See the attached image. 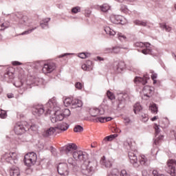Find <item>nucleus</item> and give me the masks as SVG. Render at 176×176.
Here are the masks:
<instances>
[{
    "label": "nucleus",
    "mask_w": 176,
    "mask_h": 176,
    "mask_svg": "<svg viewBox=\"0 0 176 176\" xmlns=\"http://www.w3.org/2000/svg\"><path fill=\"white\" fill-rule=\"evenodd\" d=\"M66 155H72L77 162H83L81 165V171L84 175L91 176L97 170V161H88L89 154L82 151H76L78 146L74 143H69L63 148Z\"/></svg>",
    "instance_id": "nucleus-1"
},
{
    "label": "nucleus",
    "mask_w": 176,
    "mask_h": 176,
    "mask_svg": "<svg viewBox=\"0 0 176 176\" xmlns=\"http://www.w3.org/2000/svg\"><path fill=\"white\" fill-rule=\"evenodd\" d=\"M46 105L48 109L45 113V115H50L52 112H54V115L51 117V122L52 123L60 122L61 120H64L65 116H63V113L60 111V106H58V104H57V100H56V98H53L50 99Z\"/></svg>",
    "instance_id": "nucleus-2"
},
{
    "label": "nucleus",
    "mask_w": 176,
    "mask_h": 176,
    "mask_svg": "<svg viewBox=\"0 0 176 176\" xmlns=\"http://www.w3.org/2000/svg\"><path fill=\"white\" fill-rule=\"evenodd\" d=\"M124 146L128 151V155L131 164L135 168L140 167V164L138 163V158L137 157V148L135 146L133 145L131 141L126 140L124 142Z\"/></svg>",
    "instance_id": "nucleus-3"
},
{
    "label": "nucleus",
    "mask_w": 176,
    "mask_h": 176,
    "mask_svg": "<svg viewBox=\"0 0 176 176\" xmlns=\"http://www.w3.org/2000/svg\"><path fill=\"white\" fill-rule=\"evenodd\" d=\"M14 132L17 135L24 134L25 131L30 130V124L27 122H17L14 126Z\"/></svg>",
    "instance_id": "nucleus-4"
},
{
    "label": "nucleus",
    "mask_w": 176,
    "mask_h": 176,
    "mask_svg": "<svg viewBox=\"0 0 176 176\" xmlns=\"http://www.w3.org/2000/svg\"><path fill=\"white\" fill-rule=\"evenodd\" d=\"M1 160L3 162L10 163V164H16V163L19 162V160L17 159V153L10 152H8L3 154L1 156Z\"/></svg>",
    "instance_id": "nucleus-5"
},
{
    "label": "nucleus",
    "mask_w": 176,
    "mask_h": 176,
    "mask_svg": "<svg viewBox=\"0 0 176 176\" xmlns=\"http://www.w3.org/2000/svg\"><path fill=\"white\" fill-rule=\"evenodd\" d=\"M64 104L66 107L72 106V108H80L83 106V103L82 102V100L78 99H74L71 98H66L64 101Z\"/></svg>",
    "instance_id": "nucleus-6"
},
{
    "label": "nucleus",
    "mask_w": 176,
    "mask_h": 176,
    "mask_svg": "<svg viewBox=\"0 0 176 176\" xmlns=\"http://www.w3.org/2000/svg\"><path fill=\"white\" fill-rule=\"evenodd\" d=\"M36 159H38L36 153L34 152L28 153L25 155L23 162L25 166L31 167V166H34L36 163Z\"/></svg>",
    "instance_id": "nucleus-7"
},
{
    "label": "nucleus",
    "mask_w": 176,
    "mask_h": 176,
    "mask_svg": "<svg viewBox=\"0 0 176 176\" xmlns=\"http://www.w3.org/2000/svg\"><path fill=\"white\" fill-rule=\"evenodd\" d=\"M70 169L67 163H59L57 166L58 173L60 175L68 176Z\"/></svg>",
    "instance_id": "nucleus-8"
},
{
    "label": "nucleus",
    "mask_w": 176,
    "mask_h": 176,
    "mask_svg": "<svg viewBox=\"0 0 176 176\" xmlns=\"http://www.w3.org/2000/svg\"><path fill=\"white\" fill-rule=\"evenodd\" d=\"M45 113V108L42 104H36L32 108V114L36 116V118H40Z\"/></svg>",
    "instance_id": "nucleus-9"
},
{
    "label": "nucleus",
    "mask_w": 176,
    "mask_h": 176,
    "mask_svg": "<svg viewBox=\"0 0 176 176\" xmlns=\"http://www.w3.org/2000/svg\"><path fill=\"white\" fill-rule=\"evenodd\" d=\"M148 80H149V75L144 74L143 77L136 76L134 79V83L138 86H144L148 83Z\"/></svg>",
    "instance_id": "nucleus-10"
},
{
    "label": "nucleus",
    "mask_w": 176,
    "mask_h": 176,
    "mask_svg": "<svg viewBox=\"0 0 176 176\" xmlns=\"http://www.w3.org/2000/svg\"><path fill=\"white\" fill-rule=\"evenodd\" d=\"M16 17L19 19V25H27L30 27L31 25V21L28 19L27 16H23V14H16Z\"/></svg>",
    "instance_id": "nucleus-11"
},
{
    "label": "nucleus",
    "mask_w": 176,
    "mask_h": 176,
    "mask_svg": "<svg viewBox=\"0 0 176 176\" xmlns=\"http://www.w3.org/2000/svg\"><path fill=\"white\" fill-rule=\"evenodd\" d=\"M56 69V64L54 63H45L42 71L43 74H52Z\"/></svg>",
    "instance_id": "nucleus-12"
},
{
    "label": "nucleus",
    "mask_w": 176,
    "mask_h": 176,
    "mask_svg": "<svg viewBox=\"0 0 176 176\" xmlns=\"http://www.w3.org/2000/svg\"><path fill=\"white\" fill-rule=\"evenodd\" d=\"M126 68V64L123 61L115 62L113 63V69L117 74H120Z\"/></svg>",
    "instance_id": "nucleus-13"
},
{
    "label": "nucleus",
    "mask_w": 176,
    "mask_h": 176,
    "mask_svg": "<svg viewBox=\"0 0 176 176\" xmlns=\"http://www.w3.org/2000/svg\"><path fill=\"white\" fill-rule=\"evenodd\" d=\"M175 166H176L175 160H169L168 161V167L169 168L168 173L171 176L176 175Z\"/></svg>",
    "instance_id": "nucleus-14"
},
{
    "label": "nucleus",
    "mask_w": 176,
    "mask_h": 176,
    "mask_svg": "<svg viewBox=\"0 0 176 176\" xmlns=\"http://www.w3.org/2000/svg\"><path fill=\"white\" fill-rule=\"evenodd\" d=\"M143 98L144 100H148L150 97H152V94H153V87L149 86H145L143 87Z\"/></svg>",
    "instance_id": "nucleus-15"
},
{
    "label": "nucleus",
    "mask_w": 176,
    "mask_h": 176,
    "mask_svg": "<svg viewBox=\"0 0 176 176\" xmlns=\"http://www.w3.org/2000/svg\"><path fill=\"white\" fill-rule=\"evenodd\" d=\"M89 113L93 118H98V115H104L105 113V110L102 108H93L89 110Z\"/></svg>",
    "instance_id": "nucleus-16"
},
{
    "label": "nucleus",
    "mask_w": 176,
    "mask_h": 176,
    "mask_svg": "<svg viewBox=\"0 0 176 176\" xmlns=\"http://www.w3.org/2000/svg\"><path fill=\"white\" fill-rule=\"evenodd\" d=\"M123 18L119 15H111L110 16V21L113 24H120L122 21Z\"/></svg>",
    "instance_id": "nucleus-17"
},
{
    "label": "nucleus",
    "mask_w": 176,
    "mask_h": 176,
    "mask_svg": "<svg viewBox=\"0 0 176 176\" xmlns=\"http://www.w3.org/2000/svg\"><path fill=\"white\" fill-rule=\"evenodd\" d=\"M100 163L101 166H102L103 167H106L107 168H109V167L112 166V163H111V161H109V160H107V158H105V156H103L100 159Z\"/></svg>",
    "instance_id": "nucleus-18"
},
{
    "label": "nucleus",
    "mask_w": 176,
    "mask_h": 176,
    "mask_svg": "<svg viewBox=\"0 0 176 176\" xmlns=\"http://www.w3.org/2000/svg\"><path fill=\"white\" fill-rule=\"evenodd\" d=\"M10 176H20V169L17 166H12L10 169Z\"/></svg>",
    "instance_id": "nucleus-19"
},
{
    "label": "nucleus",
    "mask_w": 176,
    "mask_h": 176,
    "mask_svg": "<svg viewBox=\"0 0 176 176\" xmlns=\"http://www.w3.org/2000/svg\"><path fill=\"white\" fill-rule=\"evenodd\" d=\"M56 130H60V131H66V130H68L69 129V125L65 122H62L60 124H58L57 126L55 127Z\"/></svg>",
    "instance_id": "nucleus-20"
},
{
    "label": "nucleus",
    "mask_w": 176,
    "mask_h": 176,
    "mask_svg": "<svg viewBox=\"0 0 176 176\" xmlns=\"http://www.w3.org/2000/svg\"><path fill=\"white\" fill-rule=\"evenodd\" d=\"M49 21H50V18H45L41 21L40 26L43 30L49 28Z\"/></svg>",
    "instance_id": "nucleus-21"
},
{
    "label": "nucleus",
    "mask_w": 176,
    "mask_h": 176,
    "mask_svg": "<svg viewBox=\"0 0 176 176\" xmlns=\"http://www.w3.org/2000/svg\"><path fill=\"white\" fill-rule=\"evenodd\" d=\"M112 120V118L111 117H96V118L94 119V122H100V123H105V122H111Z\"/></svg>",
    "instance_id": "nucleus-22"
},
{
    "label": "nucleus",
    "mask_w": 176,
    "mask_h": 176,
    "mask_svg": "<svg viewBox=\"0 0 176 176\" xmlns=\"http://www.w3.org/2000/svg\"><path fill=\"white\" fill-rule=\"evenodd\" d=\"M56 131L57 129H56V127H50L44 133V137H50V135H53Z\"/></svg>",
    "instance_id": "nucleus-23"
},
{
    "label": "nucleus",
    "mask_w": 176,
    "mask_h": 176,
    "mask_svg": "<svg viewBox=\"0 0 176 176\" xmlns=\"http://www.w3.org/2000/svg\"><path fill=\"white\" fill-rule=\"evenodd\" d=\"M56 131L57 129H56V127H50L44 133V137H50V135H53Z\"/></svg>",
    "instance_id": "nucleus-24"
},
{
    "label": "nucleus",
    "mask_w": 176,
    "mask_h": 176,
    "mask_svg": "<svg viewBox=\"0 0 176 176\" xmlns=\"http://www.w3.org/2000/svg\"><path fill=\"white\" fill-rule=\"evenodd\" d=\"M104 30L106 34L110 36H115V35H116V32L108 26L104 27Z\"/></svg>",
    "instance_id": "nucleus-25"
},
{
    "label": "nucleus",
    "mask_w": 176,
    "mask_h": 176,
    "mask_svg": "<svg viewBox=\"0 0 176 176\" xmlns=\"http://www.w3.org/2000/svg\"><path fill=\"white\" fill-rule=\"evenodd\" d=\"M149 47H146V49H143L142 50V53H143V54H151V56H157V54L153 52V51H152V50L148 48Z\"/></svg>",
    "instance_id": "nucleus-26"
},
{
    "label": "nucleus",
    "mask_w": 176,
    "mask_h": 176,
    "mask_svg": "<svg viewBox=\"0 0 176 176\" xmlns=\"http://www.w3.org/2000/svg\"><path fill=\"white\" fill-rule=\"evenodd\" d=\"M107 50L108 53H115L116 54H118V53L120 52V47H113V48H107Z\"/></svg>",
    "instance_id": "nucleus-27"
},
{
    "label": "nucleus",
    "mask_w": 176,
    "mask_h": 176,
    "mask_svg": "<svg viewBox=\"0 0 176 176\" xmlns=\"http://www.w3.org/2000/svg\"><path fill=\"white\" fill-rule=\"evenodd\" d=\"M136 47H149L151 44L149 43L137 42L135 43Z\"/></svg>",
    "instance_id": "nucleus-28"
},
{
    "label": "nucleus",
    "mask_w": 176,
    "mask_h": 176,
    "mask_svg": "<svg viewBox=\"0 0 176 176\" xmlns=\"http://www.w3.org/2000/svg\"><path fill=\"white\" fill-rule=\"evenodd\" d=\"M147 163H148V158H146V157L144 155H140V164L142 166H146Z\"/></svg>",
    "instance_id": "nucleus-29"
},
{
    "label": "nucleus",
    "mask_w": 176,
    "mask_h": 176,
    "mask_svg": "<svg viewBox=\"0 0 176 176\" xmlns=\"http://www.w3.org/2000/svg\"><path fill=\"white\" fill-rule=\"evenodd\" d=\"M67 162L70 168H74L76 166V162H75V160L72 157L69 158Z\"/></svg>",
    "instance_id": "nucleus-30"
},
{
    "label": "nucleus",
    "mask_w": 176,
    "mask_h": 176,
    "mask_svg": "<svg viewBox=\"0 0 176 176\" xmlns=\"http://www.w3.org/2000/svg\"><path fill=\"white\" fill-rule=\"evenodd\" d=\"M149 110L151 111L152 113H157V106L153 103L149 106Z\"/></svg>",
    "instance_id": "nucleus-31"
},
{
    "label": "nucleus",
    "mask_w": 176,
    "mask_h": 176,
    "mask_svg": "<svg viewBox=\"0 0 176 176\" xmlns=\"http://www.w3.org/2000/svg\"><path fill=\"white\" fill-rule=\"evenodd\" d=\"M100 9L101 10V12H108L110 9L109 5L104 3L102 6H100Z\"/></svg>",
    "instance_id": "nucleus-32"
},
{
    "label": "nucleus",
    "mask_w": 176,
    "mask_h": 176,
    "mask_svg": "<svg viewBox=\"0 0 176 176\" xmlns=\"http://www.w3.org/2000/svg\"><path fill=\"white\" fill-rule=\"evenodd\" d=\"M133 111L135 113H138V112H140V111H142V107H141V104H140V103H136L134 105Z\"/></svg>",
    "instance_id": "nucleus-33"
},
{
    "label": "nucleus",
    "mask_w": 176,
    "mask_h": 176,
    "mask_svg": "<svg viewBox=\"0 0 176 176\" xmlns=\"http://www.w3.org/2000/svg\"><path fill=\"white\" fill-rule=\"evenodd\" d=\"M160 28H162V30H165V31H166V32H170V31H171V27L168 26L167 25H166L164 23H160Z\"/></svg>",
    "instance_id": "nucleus-34"
},
{
    "label": "nucleus",
    "mask_w": 176,
    "mask_h": 176,
    "mask_svg": "<svg viewBox=\"0 0 176 176\" xmlns=\"http://www.w3.org/2000/svg\"><path fill=\"white\" fill-rule=\"evenodd\" d=\"M90 56H91V54L89 52H82L78 54V57H80V58H87L90 57Z\"/></svg>",
    "instance_id": "nucleus-35"
},
{
    "label": "nucleus",
    "mask_w": 176,
    "mask_h": 176,
    "mask_svg": "<svg viewBox=\"0 0 176 176\" xmlns=\"http://www.w3.org/2000/svg\"><path fill=\"white\" fill-rule=\"evenodd\" d=\"M136 25H142V27H146V21L136 20L134 21Z\"/></svg>",
    "instance_id": "nucleus-36"
},
{
    "label": "nucleus",
    "mask_w": 176,
    "mask_h": 176,
    "mask_svg": "<svg viewBox=\"0 0 176 176\" xmlns=\"http://www.w3.org/2000/svg\"><path fill=\"white\" fill-rule=\"evenodd\" d=\"M0 118L1 119H6V118H8V113H6V111L0 109Z\"/></svg>",
    "instance_id": "nucleus-37"
},
{
    "label": "nucleus",
    "mask_w": 176,
    "mask_h": 176,
    "mask_svg": "<svg viewBox=\"0 0 176 176\" xmlns=\"http://www.w3.org/2000/svg\"><path fill=\"white\" fill-rule=\"evenodd\" d=\"M74 131V133H82V131H83V128L80 125H76Z\"/></svg>",
    "instance_id": "nucleus-38"
},
{
    "label": "nucleus",
    "mask_w": 176,
    "mask_h": 176,
    "mask_svg": "<svg viewBox=\"0 0 176 176\" xmlns=\"http://www.w3.org/2000/svg\"><path fill=\"white\" fill-rule=\"evenodd\" d=\"M164 138V135H160L159 137H157V138L155 140L154 144H155V145H159V144H160V141H161L162 140H163Z\"/></svg>",
    "instance_id": "nucleus-39"
},
{
    "label": "nucleus",
    "mask_w": 176,
    "mask_h": 176,
    "mask_svg": "<svg viewBox=\"0 0 176 176\" xmlns=\"http://www.w3.org/2000/svg\"><path fill=\"white\" fill-rule=\"evenodd\" d=\"M4 78H8L9 79H13L14 78V74L12 72H7L4 74Z\"/></svg>",
    "instance_id": "nucleus-40"
},
{
    "label": "nucleus",
    "mask_w": 176,
    "mask_h": 176,
    "mask_svg": "<svg viewBox=\"0 0 176 176\" xmlns=\"http://www.w3.org/2000/svg\"><path fill=\"white\" fill-rule=\"evenodd\" d=\"M120 10L122 12V13H129V8H127V6L122 4Z\"/></svg>",
    "instance_id": "nucleus-41"
},
{
    "label": "nucleus",
    "mask_w": 176,
    "mask_h": 176,
    "mask_svg": "<svg viewBox=\"0 0 176 176\" xmlns=\"http://www.w3.org/2000/svg\"><path fill=\"white\" fill-rule=\"evenodd\" d=\"M36 28H37V27L33 28L32 29H29V30L23 32V33H21V35H28V34H31V32L34 31V30H36Z\"/></svg>",
    "instance_id": "nucleus-42"
},
{
    "label": "nucleus",
    "mask_w": 176,
    "mask_h": 176,
    "mask_svg": "<svg viewBox=\"0 0 176 176\" xmlns=\"http://www.w3.org/2000/svg\"><path fill=\"white\" fill-rule=\"evenodd\" d=\"M107 96L109 100H115V95L110 91H107Z\"/></svg>",
    "instance_id": "nucleus-43"
},
{
    "label": "nucleus",
    "mask_w": 176,
    "mask_h": 176,
    "mask_svg": "<svg viewBox=\"0 0 176 176\" xmlns=\"http://www.w3.org/2000/svg\"><path fill=\"white\" fill-rule=\"evenodd\" d=\"M92 64L93 63L91 60L87 61V71H91L93 69Z\"/></svg>",
    "instance_id": "nucleus-44"
},
{
    "label": "nucleus",
    "mask_w": 176,
    "mask_h": 176,
    "mask_svg": "<svg viewBox=\"0 0 176 176\" xmlns=\"http://www.w3.org/2000/svg\"><path fill=\"white\" fill-rule=\"evenodd\" d=\"M62 113L63 114V116H65V118H67V116H69V115H71V111L68 109H65L64 111L62 112Z\"/></svg>",
    "instance_id": "nucleus-45"
},
{
    "label": "nucleus",
    "mask_w": 176,
    "mask_h": 176,
    "mask_svg": "<svg viewBox=\"0 0 176 176\" xmlns=\"http://www.w3.org/2000/svg\"><path fill=\"white\" fill-rule=\"evenodd\" d=\"M154 129L155 130V137H157V135L160 133V128L158 124H155L154 125Z\"/></svg>",
    "instance_id": "nucleus-46"
},
{
    "label": "nucleus",
    "mask_w": 176,
    "mask_h": 176,
    "mask_svg": "<svg viewBox=\"0 0 176 176\" xmlns=\"http://www.w3.org/2000/svg\"><path fill=\"white\" fill-rule=\"evenodd\" d=\"M113 176H119V170L118 168H113L111 173Z\"/></svg>",
    "instance_id": "nucleus-47"
},
{
    "label": "nucleus",
    "mask_w": 176,
    "mask_h": 176,
    "mask_svg": "<svg viewBox=\"0 0 176 176\" xmlns=\"http://www.w3.org/2000/svg\"><path fill=\"white\" fill-rule=\"evenodd\" d=\"M1 24H2L1 25L3 27V30H6V28H9V26L10 25V22L6 21Z\"/></svg>",
    "instance_id": "nucleus-48"
},
{
    "label": "nucleus",
    "mask_w": 176,
    "mask_h": 176,
    "mask_svg": "<svg viewBox=\"0 0 176 176\" xmlns=\"http://www.w3.org/2000/svg\"><path fill=\"white\" fill-rule=\"evenodd\" d=\"M72 13H79L80 12V7L79 6H76V7H74L72 9Z\"/></svg>",
    "instance_id": "nucleus-49"
},
{
    "label": "nucleus",
    "mask_w": 176,
    "mask_h": 176,
    "mask_svg": "<svg viewBox=\"0 0 176 176\" xmlns=\"http://www.w3.org/2000/svg\"><path fill=\"white\" fill-rule=\"evenodd\" d=\"M32 130V131H36L38 130V125L36 124H32L29 125V130Z\"/></svg>",
    "instance_id": "nucleus-50"
},
{
    "label": "nucleus",
    "mask_w": 176,
    "mask_h": 176,
    "mask_svg": "<svg viewBox=\"0 0 176 176\" xmlns=\"http://www.w3.org/2000/svg\"><path fill=\"white\" fill-rule=\"evenodd\" d=\"M152 75H151V79L153 80V83H156V79L157 78V74H153V71L151 72Z\"/></svg>",
    "instance_id": "nucleus-51"
},
{
    "label": "nucleus",
    "mask_w": 176,
    "mask_h": 176,
    "mask_svg": "<svg viewBox=\"0 0 176 176\" xmlns=\"http://www.w3.org/2000/svg\"><path fill=\"white\" fill-rule=\"evenodd\" d=\"M118 39L120 41H126V36H124L122 33H118Z\"/></svg>",
    "instance_id": "nucleus-52"
},
{
    "label": "nucleus",
    "mask_w": 176,
    "mask_h": 176,
    "mask_svg": "<svg viewBox=\"0 0 176 176\" xmlns=\"http://www.w3.org/2000/svg\"><path fill=\"white\" fill-rule=\"evenodd\" d=\"M75 87L78 90H81V89L83 87V85H82V82H78L75 84Z\"/></svg>",
    "instance_id": "nucleus-53"
},
{
    "label": "nucleus",
    "mask_w": 176,
    "mask_h": 176,
    "mask_svg": "<svg viewBox=\"0 0 176 176\" xmlns=\"http://www.w3.org/2000/svg\"><path fill=\"white\" fill-rule=\"evenodd\" d=\"M153 175L154 176H164L163 174H160L159 172L157 170H153Z\"/></svg>",
    "instance_id": "nucleus-54"
},
{
    "label": "nucleus",
    "mask_w": 176,
    "mask_h": 176,
    "mask_svg": "<svg viewBox=\"0 0 176 176\" xmlns=\"http://www.w3.org/2000/svg\"><path fill=\"white\" fill-rule=\"evenodd\" d=\"M120 176H129L127 171L126 170H122L120 171Z\"/></svg>",
    "instance_id": "nucleus-55"
},
{
    "label": "nucleus",
    "mask_w": 176,
    "mask_h": 176,
    "mask_svg": "<svg viewBox=\"0 0 176 176\" xmlns=\"http://www.w3.org/2000/svg\"><path fill=\"white\" fill-rule=\"evenodd\" d=\"M113 139H112L111 135L107 136L104 138L103 141H112Z\"/></svg>",
    "instance_id": "nucleus-56"
},
{
    "label": "nucleus",
    "mask_w": 176,
    "mask_h": 176,
    "mask_svg": "<svg viewBox=\"0 0 176 176\" xmlns=\"http://www.w3.org/2000/svg\"><path fill=\"white\" fill-rule=\"evenodd\" d=\"M82 69H83V71H87V63H84L82 67H81Z\"/></svg>",
    "instance_id": "nucleus-57"
},
{
    "label": "nucleus",
    "mask_w": 176,
    "mask_h": 176,
    "mask_svg": "<svg viewBox=\"0 0 176 176\" xmlns=\"http://www.w3.org/2000/svg\"><path fill=\"white\" fill-rule=\"evenodd\" d=\"M71 54H74L66 53V54H61L59 56V58H63V57H65V56H71Z\"/></svg>",
    "instance_id": "nucleus-58"
},
{
    "label": "nucleus",
    "mask_w": 176,
    "mask_h": 176,
    "mask_svg": "<svg viewBox=\"0 0 176 176\" xmlns=\"http://www.w3.org/2000/svg\"><path fill=\"white\" fill-rule=\"evenodd\" d=\"M12 64L14 65H21L23 63H20L19 61H14V62H12Z\"/></svg>",
    "instance_id": "nucleus-59"
},
{
    "label": "nucleus",
    "mask_w": 176,
    "mask_h": 176,
    "mask_svg": "<svg viewBox=\"0 0 176 176\" xmlns=\"http://www.w3.org/2000/svg\"><path fill=\"white\" fill-rule=\"evenodd\" d=\"M50 148H51L52 153H53L54 155H56V148H54L53 146H51Z\"/></svg>",
    "instance_id": "nucleus-60"
},
{
    "label": "nucleus",
    "mask_w": 176,
    "mask_h": 176,
    "mask_svg": "<svg viewBox=\"0 0 176 176\" xmlns=\"http://www.w3.org/2000/svg\"><path fill=\"white\" fill-rule=\"evenodd\" d=\"M7 97L8 98H13V97H14V96L13 95V94H8Z\"/></svg>",
    "instance_id": "nucleus-61"
},
{
    "label": "nucleus",
    "mask_w": 176,
    "mask_h": 176,
    "mask_svg": "<svg viewBox=\"0 0 176 176\" xmlns=\"http://www.w3.org/2000/svg\"><path fill=\"white\" fill-rule=\"evenodd\" d=\"M110 137H111L113 140H115V138L118 137V134L110 135Z\"/></svg>",
    "instance_id": "nucleus-62"
},
{
    "label": "nucleus",
    "mask_w": 176,
    "mask_h": 176,
    "mask_svg": "<svg viewBox=\"0 0 176 176\" xmlns=\"http://www.w3.org/2000/svg\"><path fill=\"white\" fill-rule=\"evenodd\" d=\"M85 13H87V14H90L91 13V11L87 9V10H85Z\"/></svg>",
    "instance_id": "nucleus-63"
},
{
    "label": "nucleus",
    "mask_w": 176,
    "mask_h": 176,
    "mask_svg": "<svg viewBox=\"0 0 176 176\" xmlns=\"http://www.w3.org/2000/svg\"><path fill=\"white\" fill-rule=\"evenodd\" d=\"M124 120H125V122H126V123H129V122H130V118H124Z\"/></svg>",
    "instance_id": "nucleus-64"
}]
</instances>
